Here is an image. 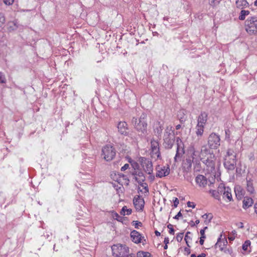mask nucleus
Segmentation results:
<instances>
[{"instance_id":"f257e3e1","label":"nucleus","mask_w":257,"mask_h":257,"mask_svg":"<svg viewBox=\"0 0 257 257\" xmlns=\"http://www.w3.org/2000/svg\"><path fill=\"white\" fill-rule=\"evenodd\" d=\"M199 158L207 166L214 168L215 164V156L212 151L206 146H203L199 155Z\"/></svg>"},{"instance_id":"f03ea898","label":"nucleus","mask_w":257,"mask_h":257,"mask_svg":"<svg viewBox=\"0 0 257 257\" xmlns=\"http://www.w3.org/2000/svg\"><path fill=\"white\" fill-rule=\"evenodd\" d=\"M236 164V154L232 149H228L224 159V165L228 169H233Z\"/></svg>"},{"instance_id":"7ed1b4c3","label":"nucleus","mask_w":257,"mask_h":257,"mask_svg":"<svg viewBox=\"0 0 257 257\" xmlns=\"http://www.w3.org/2000/svg\"><path fill=\"white\" fill-rule=\"evenodd\" d=\"M132 123L138 132L143 134H145L147 133V123L145 117L141 116L139 119L134 117L132 119Z\"/></svg>"},{"instance_id":"20e7f679","label":"nucleus","mask_w":257,"mask_h":257,"mask_svg":"<svg viewBox=\"0 0 257 257\" xmlns=\"http://www.w3.org/2000/svg\"><path fill=\"white\" fill-rule=\"evenodd\" d=\"M175 141V135L171 128L167 127L164 135V146L166 148L170 149Z\"/></svg>"},{"instance_id":"39448f33","label":"nucleus","mask_w":257,"mask_h":257,"mask_svg":"<svg viewBox=\"0 0 257 257\" xmlns=\"http://www.w3.org/2000/svg\"><path fill=\"white\" fill-rule=\"evenodd\" d=\"M115 156V150L111 145H107L102 149L101 156L107 161L112 160Z\"/></svg>"},{"instance_id":"423d86ee","label":"nucleus","mask_w":257,"mask_h":257,"mask_svg":"<svg viewBox=\"0 0 257 257\" xmlns=\"http://www.w3.org/2000/svg\"><path fill=\"white\" fill-rule=\"evenodd\" d=\"M113 255L116 256H123L128 253V247L125 245L118 244L113 245L112 247Z\"/></svg>"},{"instance_id":"0eeeda50","label":"nucleus","mask_w":257,"mask_h":257,"mask_svg":"<svg viewBox=\"0 0 257 257\" xmlns=\"http://www.w3.org/2000/svg\"><path fill=\"white\" fill-rule=\"evenodd\" d=\"M245 29L250 35L257 31V17H253L247 19Z\"/></svg>"},{"instance_id":"6e6552de","label":"nucleus","mask_w":257,"mask_h":257,"mask_svg":"<svg viewBox=\"0 0 257 257\" xmlns=\"http://www.w3.org/2000/svg\"><path fill=\"white\" fill-rule=\"evenodd\" d=\"M220 138L215 133L211 134L208 139V145L210 149H217L220 146Z\"/></svg>"},{"instance_id":"1a4fd4ad","label":"nucleus","mask_w":257,"mask_h":257,"mask_svg":"<svg viewBox=\"0 0 257 257\" xmlns=\"http://www.w3.org/2000/svg\"><path fill=\"white\" fill-rule=\"evenodd\" d=\"M222 235H220V237L217 240V242L215 244V247H219L220 250L223 251L226 254H231V250L227 247V241L224 238H221Z\"/></svg>"},{"instance_id":"9d476101","label":"nucleus","mask_w":257,"mask_h":257,"mask_svg":"<svg viewBox=\"0 0 257 257\" xmlns=\"http://www.w3.org/2000/svg\"><path fill=\"white\" fill-rule=\"evenodd\" d=\"M156 177L162 178L168 176L170 173V168L168 165H158L156 168Z\"/></svg>"},{"instance_id":"9b49d317","label":"nucleus","mask_w":257,"mask_h":257,"mask_svg":"<svg viewBox=\"0 0 257 257\" xmlns=\"http://www.w3.org/2000/svg\"><path fill=\"white\" fill-rule=\"evenodd\" d=\"M218 193L220 194L225 195L227 194V196L225 198L227 201H230L232 200V194L231 193V189L228 187H224V185L220 184L217 189Z\"/></svg>"},{"instance_id":"f8f14e48","label":"nucleus","mask_w":257,"mask_h":257,"mask_svg":"<svg viewBox=\"0 0 257 257\" xmlns=\"http://www.w3.org/2000/svg\"><path fill=\"white\" fill-rule=\"evenodd\" d=\"M142 166L144 170L148 174L153 172V165L152 162L146 159L143 158L142 160Z\"/></svg>"},{"instance_id":"ddd939ff","label":"nucleus","mask_w":257,"mask_h":257,"mask_svg":"<svg viewBox=\"0 0 257 257\" xmlns=\"http://www.w3.org/2000/svg\"><path fill=\"white\" fill-rule=\"evenodd\" d=\"M134 204L137 210H141L144 207V201L141 197L137 196L134 199Z\"/></svg>"},{"instance_id":"4468645a","label":"nucleus","mask_w":257,"mask_h":257,"mask_svg":"<svg viewBox=\"0 0 257 257\" xmlns=\"http://www.w3.org/2000/svg\"><path fill=\"white\" fill-rule=\"evenodd\" d=\"M151 146L153 154L156 155L157 157L159 156V144L157 141L154 140L151 141Z\"/></svg>"},{"instance_id":"2eb2a0df","label":"nucleus","mask_w":257,"mask_h":257,"mask_svg":"<svg viewBox=\"0 0 257 257\" xmlns=\"http://www.w3.org/2000/svg\"><path fill=\"white\" fill-rule=\"evenodd\" d=\"M117 128L118 132L122 135H126L127 126V124L125 122H120L117 125Z\"/></svg>"},{"instance_id":"dca6fc26","label":"nucleus","mask_w":257,"mask_h":257,"mask_svg":"<svg viewBox=\"0 0 257 257\" xmlns=\"http://www.w3.org/2000/svg\"><path fill=\"white\" fill-rule=\"evenodd\" d=\"M196 182L200 186L204 187L207 183L205 177L203 175H199L196 178Z\"/></svg>"},{"instance_id":"f3484780","label":"nucleus","mask_w":257,"mask_h":257,"mask_svg":"<svg viewBox=\"0 0 257 257\" xmlns=\"http://www.w3.org/2000/svg\"><path fill=\"white\" fill-rule=\"evenodd\" d=\"M131 236L132 238V240L134 242L138 243L141 242L142 237L141 234L138 231L133 230L131 233Z\"/></svg>"},{"instance_id":"a211bd4d","label":"nucleus","mask_w":257,"mask_h":257,"mask_svg":"<svg viewBox=\"0 0 257 257\" xmlns=\"http://www.w3.org/2000/svg\"><path fill=\"white\" fill-rule=\"evenodd\" d=\"M176 142L177 145V155L180 156L184 153V145L179 138L177 139Z\"/></svg>"},{"instance_id":"6ab92c4d","label":"nucleus","mask_w":257,"mask_h":257,"mask_svg":"<svg viewBox=\"0 0 257 257\" xmlns=\"http://www.w3.org/2000/svg\"><path fill=\"white\" fill-rule=\"evenodd\" d=\"M207 119V114L205 112L202 113L198 119V124L200 125L204 126Z\"/></svg>"},{"instance_id":"aec40b11","label":"nucleus","mask_w":257,"mask_h":257,"mask_svg":"<svg viewBox=\"0 0 257 257\" xmlns=\"http://www.w3.org/2000/svg\"><path fill=\"white\" fill-rule=\"evenodd\" d=\"M253 204V200L251 198L245 197L243 200V207L247 208Z\"/></svg>"},{"instance_id":"412c9836","label":"nucleus","mask_w":257,"mask_h":257,"mask_svg":"<svg viewBox=\"0 0 257 257\" xmlns=\"http://www.w3.org/2000/svg\"><path fill=\"white\" fill-rule=\"evenodd\" d=\"M8 29L10 32L15 31L17 29L18 26L16 21H10L7 24Z\"/></svg>"},{"instance_id":"4be33fe9","label":"nucleus","mask_w":257,"mask_h":257,"mask_svg":"<svg viewBox=\"0 0 257 257\" xmlns=\"http://www.w3.org/2000/svg\"><path fill=\"white\" fill-rule=\"evenodd\" d=\"M177 116L181 122H184L187 118L186 111L185 110H180L178 113Z\"/></svg>"},{"instance_id":"5701e85b","label":"nucleus","mask_w":257,"mask_h":257,"mask_svg":"<svg viewBox=\"0 0 257 257\" xmlns=\"http://www.w3.org/2000/svg\"><path fill=\"white\" fill-rule=\"evenodd\" d=\"M202 217L204 219L205 224L207 225L212 218V215L211 214H205L202 215Z\"/></svg>"},{"instance_id":"b1692460","label":"nucleus","mask_w":257,"mask_h":257,"mask_svg":"<svg viewBox=\"0 0 257 257\" xmlns=\"http://www.w3.org/2000/svg\"><path fill=\"white\" fill-rule=\"evenodd\" d=\"M154 131L155 132H157L158 134H160L163 130V127L162 126L160 122L159 121H157L156 124H155L154 126Z\"/></svg>"},{"instance_id":"393cba45","label":"nucleus","mask_w":257,"mask_h":257,"mask_svg":"<svg viewBox=\"0 0 257 257\" xmlns=\"http://www.w3.org/2000/svg\"><path fill=\"white\" fill-rule=\"evenodd\" d=\"M204 126L197 124L196 126V135L198 136H201L204 132Z\"/></svg>"},{"instance_id":"a878e982","label":"nucleus","mask_w":257,"mask_h":257,"mask_svg":"<svg viewBox=\"0 0 257 257\" xmlns=\"http://www.w3.org/2000/svg\"><path fill=\"white\" fill-rule=\"evenodd\" d=\"M246 189L249 193H253L254 192V188L253 187V183L251 181H247L246 184Z\"/></svg>"},{"instance_id":"bb28decb","label":"nucleus","mask_w":257,"mask_h":257,"mask_svg":"<svg viewBox=\"0 0 257 257\" xmlns=\"http://www.w3.org/2000/svg\"><path fill=\"white\" fill-rule=\"evenodd\" d=\"M236 3L237 7L238 8L245 7L248 5V3L246 0H237Z\"/></svg>"},{"instance_id":"cd10ccee","label":"nucleus","mask_w":257,"mask_h":257,"mask_svg":"<svg viewBox=\"0 0 257 257\" xmlns=\"http://www.w3.org/2000/svg\"><path fill=\"white\" fill-rule=\"evenodd\" d=\"M137 257H152L149 252L140 251L137 253Z\"/></svg>"},{"instance_id":"c85d7f7f","label":"nucleus","mask_w":257,"mask_h":257,"mask_svg":"<svg viewBox=\"0 0 257 257\" xmlns=\"http://www.w3.org/2000/svg\"><path fill=\"white\" fill-rule=\"evenodd\" d=\"M132 213L131 209H127L126 206L123 207L120 212V214L123 215H129Z\"/></svg>"},{"instance_id":"c756f323","label":"nucleus","mask_w":257,"mask_h":257,"mask_svg":"<svg viewBox=\"0 0 257 257\" xmlns=\"http://www.w3.org/2000/svg\"><path fill=\"white\" fill-rule=\"evenodd\" d=\"M250 241L248 240H246L243 244L242 245V249L244 251H250V250L248 249V247L250 248Z\"/></svg>"},{"instance_id":"7c9ffc66","label":"nucleus","mask_w":257,"mask_h":257,"mask_svg":"<svg viewBox=\"0 0 257 257\" xmlns=\"http://www.w3.org/2000/svg\"><path fill=\"white\" fill-rule=\"evenodd\" d=\"M111 216L114 219H116L120 222H122V217L120 216L117 213L112 212L111 213Z\"/></svg>"},{"instance_id":"2f4dec72","label":"nucleus","mask_w":257,"mask_h":257,"mask_svg":"<svg viewBox=\"0 0 257 257\" xmlns=\"http://www.w3.org/2000/svg\"><path fill=\"white\" fill-rule=\"evenodd\" d=\"M138 176L139 177H138L137 176L135 177L136 180L138 181V182H141L142 181H144V180H145V177L143 175V174L142 172L139 173Z\"/></svg>"},{"instance_id":"473e14b6","label":"nucleus","mask_w":257,"mask_h":257,"mask_svg":"<svg viewBox=\"0 0 257 257\" xmlns=\"http://www.w3.org/2000/svg\"><path fill=\"white\" fill-rule=\"evenodd\" d=\"M210 193L215 198L217 199H219V194H220V193H218L217 190H211L210 191Z\"/></svg>"},{"instance_id":"72a5a7b5","label":"nucleus","mask_w":257,"mask_h":257,"mask_svg":"<svg viewBox=\"0 0 257 257\" xmlns=\"http://www.w3.org/2000/svg\"><path fill=\"white\" fill-rule=\"evenodd\" d=\"M249 14V12L247 11L242 10L241 11V15L239 16V19L243 20L245 19V16Z\"/></svg>"},{"instance_id":"f704fd0d","label":"nucleus","mask_w":257,"mask_h":257,"mask_svg":"<svg viewBox=\"0 0 257 257\" xmlns=\"http://www.w3.org/2000/svg\"><path fill=\"white\" fill-rule=\"evenodd\" d=\"M5 22V18L4 16L0 13V25H2Z\"/></svg>"},{"instance_id":"c9c22d12","label":"nucleus","mask_w":257,"mask_h":257,"mask_svg":"<svg viewBox=\"0 0 257 257\" xmlns=\"http://www.w3.org/2000/svg\"><path fill=\"white\" fill-rule=\"evenodd\" d=\"M14 1L15 0H3L4 3L6 5H8V6L12 5L14 3Z\"/></svg>"},{"instance_id":"e433bc0d","label":"nucleus","mask_w":257,"mask_h":257,"mask_svg":"<svg viewBox=\"0 0 257 257\" xmlns=\"http://www.w3.org/2000/svg\"><path fill=\"white\" fill-rule=\"evenodd\" d=\"M197 154H198L197 152H194V153H193V156H192V160H189V163L190 164V165H191L192 162H194V160L196 159L195 157L197 155Z\"/></svg>"},{"instance_id":"4c0bfd02","label":"nucleus","mask_w":257,"mask_h":257,"mask_svg":"<svg viewBox=\"0 0 257 257\" xmlns=\"http://www.w3.org/2000/svg\"><path fill=\"white\" fill-rule=\"evenodd\" d=\"M132 223L133 225H134L136 228H137L139 226H141L142 225V223L141 222H139L137 221H133Z\"/></svg>"},{"instance_id":"58836bf2","label":"nucleus","mask_w":257,"mask_h":257,"mask_svg":"<svg viewBox=\"0 0 257 257\" xmlns=\"http://www.w3.org/2000/svg\"><path fill=\"white\" fill-rule=\"evenodd\" d=\"M207 228V227H205L203 229H201L200 230V234H201V237L202 238H205V230Z\"/></svg>"},{"instance_id":"ea45409f","label":"nucleus","mask_w":257,"mask_h":257,"mask_svg":"<svg viewBox=\"0 0 257 257\" xmlns=\"http://www.w3.org/2000/svg\"><path fill=\"white\" fill-rule=\"evenodd\" d=\"M168 228L170 229V230H169L170 233L173 234L174 233V230L172 228V225L171 224H169L168 225Z\"/></svg>"},{"instance_id":"a19ab883","label":"nucleus","mask_w":257,"mask_h":257,"mask_svg":"<svg viewBox=\"0 0 257 257\" xmlns=\"http://www.w3.org/2000/svg\"><path fill=\"white\" fill-rule=\"evenodd\" d=\"M5 78L4 75L0 73V83H5Z\"/></svg>"},{"instance_id":"79ce46f5","label":"nucleus","mask_w":257,"mask_h":257,"mask_svg":"<svg viewBox=\"0 0 257 257\" xmlns=\"http://www.w3.org/2000/svg\"><path fill=\"white\" fill-rule=\"evenodd\" d=\"M129 167V165L128 164H125L123 166H122L121 168V170L122 171H124L127 169Z\"/></svg>"},{"instance_id":"37998d69","label":"nucleus","mask_w":257,"mask_h":257,"mask_svg":"<svg viewBox=\"0 0 257 257\" xmlns=\"http://www.w3.org/2000/svg\"><path fill=\"white\" fill-rule=\"evenodd\" d=\"M190 233V232H187L185 235V239L187 243H188V239L190 238V237L188 236V234Z\"/></svg>"},{"instance_id":"c03bdc74","label":"nucleus","mask_w":257,"mask_h":257,"mask_svg":"<svg viewBox=\"0 0 257 257\" xmlns=\"http://www.w3.org/2000/svg\"><path fill=\"white\" fill-rule=\"evenodd\" d=\"M179 200L177 198H176L175 199V200H174V205L175 207L177 206L178 204H179Z\"/></svg>"},{"instance_id":"a18cd8bd","label":"nucleus","mask_w":257,"mask_h":257,"mask_svg":"<svg viewBox=\"0 0 257 257\" xmlns=\"http://www.w3.org/2000/svg\"><path fill=\"white\" fill-rule=\"evenodd\" d=\"M187 205H188V207H192V208H194L195 207V205H194V203L193 202H191L189 201L187 203Z\"/></svg>"},{"instance_id":"49530a36","label":"nucleus","mask_w":257,"mask_h":257,"mask_svg":"<svg viewBox=\"0 0 257 257\" xmlns=\"http://www.w3.org/2000/svg\"><path fill=\"white\" fill-rule=\"evenodd\" d=\"M182 216V214L180 212H179L175 217V219H178L179 218V217L181 216Z\"/></svg>"},{"instance_id":"de8ad7c7","label":"nucleus","mask_w":257,"mask_h":257,"mask_svg":"<svg viewBox=\"0 0 257 257\" xmlns=\"http://www.w3.org/2000/svg\"><path fill=\"white\" fill-rule=\"evenodd\" d=\"M209 2L211 5H215L216 4V0H209Z\"/></svg>"},{"instance_id":"09e8293b","label":"nucleus","mask_w":257,"mask_h":257,"mask_svg":"<svg viewBox=\"0 0 257 257\" xmlns=\"http://www.w3.org/2000/svg\"><path fill=\"white\" fill-rule=\"evenodd\" d=\"M204 238H202V237H200V243L202 245L204 243Z\"/></svg>"},{"instance_id":"8fccbe9b","label":"nucleus","mask_w":257,"mask_h":257,"mask_svg":"<svg viewBox=\"0 0 257 257\" xmlns=\"http://www.w3.org/2000/svg\"><path fill=\"white\" fill-rule=\"evenodd\" d=\"M206 254L205 253H201L197 256V257H205Z\"/></svg>"},{"instance_id":"3c124183","label":"nucleus","mask_w":257,"mask_h":257,"mask_svg":"<svg viewBox=\"0 0 257 257\" xmlns=\"http://www.w3.org/2000/svg\"><path fill=\"white\" fill-rule=\"evenodd\" d=\"M254 211L257 214V203L254 205Z\"/></svg>"},{"instance_id":"603ef678","label":"nucleus","mask_w":257,"mask_h":257,"mask_svg":"<svg viewBox=\"0 0 257 257\" xmlns=\"http://www.w3.org/2000/svg\"><path fill=\"white\" fill-rule=\"evenodd\" d=\"M182 233H181L180 235H178L177 237V239H178L179 238H180L181 239L182 237Z\"/></svg>"},{"instance_id":"864d4df0","label":"nucleus","mask_w":257,"mask_h":257,"mask_svg":"<svg viewBox=\"0 0 257 257\" xmlns=\"http://www.w3.org/2000/svg\"><path fill=\"white\" fill-rule=\"evenodd\" d=\"M180 127H181V125L180 124H178V125H176V130H179L180 128Z\"/></svg>"},{"instance_id":"5fc2aeb1","label":"nucleus","mask_w":257,"mask_h":257,"mask_svg":"<svg viewBox=\"0 0 257 257\" xmlns=\"http://www.w3.org/2000/svg\"><path fill=\"white\" fill-rule=\"evenodd\" d=\"M155 234L157 236L160 235V233L159 232H158V231H155Z\"/></svg>"},{"instance_id":"6e6d98bb","label":"nucleus","mask_w":257,"mask_h":257,"mask_svg":"<svg viewBox=\"0 0 257 257\" xmlns=\"http://www.w3.org/2000/svg\"><path fill=\"white\" fill-rule=\"evenodd\" d=\"M228 239L230 240H233L234 239V237L232 236H230L228 237Z\"/></svg>"},{"instance_id":"4d7b16f0","label":"nucleus","mask_w":257,"mask_h":257,"mask_svg":"<svg viewBox=\"0 0 257 257\" xmlns=\"http://www.w3.org/2000/svg\"><path fill=\"white\" fill-rule=\"evenodd\" d=\"M165 242H166V244L168 243L169 242V240L168 239H166L165 238Z\"/></svg>"},{"instance_id":"13d9d810","label":"nucleus","mask_w":257,"mask_h":257,"mask_svg":"<svg viewBox=\"0 0 257 257\" xmlns=\"http://www.w3.org/2000/svg\"><path fill=\"white\" fill-rule=\"evenodd\" d=\"M222 196H223V198L224 199H225V198H226V196H227V194H225V195H223V194H222Z\"/></svg>"},{"instance_id":"bf43d9fd","label":"nucleus","mask_w":257,"mask_h":257,"mask_svg":"<svg viewBox=\"0 0 257 257\" xmlns=\"http://www.w3.org/2000/svg\"><path fill=\"white\" fill-rule=\"evenodd\" d=\"M195 223H196V224H199V220H196L195 221Z\"/></svg>"},{"instance_id":"052dcab7","label":"nucleus","mask_w":257,"mask_h":257,"mask_svg":"<svg viewBox=\"0 0 257 257\" xmlns=\"http://www.w3.org/2000/svg\"><path fill=\"white\" fill-rule=\"evenodd\" d=\"M191 257H196V255L195 254H192L191 255Z\"/></svg>"},{"instance_id":"680f3d73","label":"nucleus","mask_w":257,"mask_h":257,"mask_svg":"<svg viewBox=\"0 0 257 257\" xmlns=\"http://www.w3.org/2000/svg\"><path fill=\"white\" fill-rule=\"evenodd\" d=\"M168 248V246L167 245V244H166V245L164 246V249H167Z\"/></svg>"},{"instance_id":"e2e57ef3","label":"nucleus","mask_w":257,"mask_h":257,"mask_svg":"<svg viewBox=\"0 0 257 257\" xmlns=\"http://www.w3.org/2000/svg\"><path fill=\"white\" fill-rule=\"evenodd\" d=\"M254 5H255V6L257 7V0L255 2Z\"/></svg>"},{"instance_id":"0e129e2a","label":"nucleus","mask_w":257,"mask_h":257,"mask_svg":"<svg viewBox=\"0 0 257 257\" xmlns=\"http://www.w3.org/2000/svg\"><path fill=\"white\" fill-rule=\"evenodd\" d=\"M236 196H238V197H239L240 199H241V197L239 196V195L238 196L237 194H236Z\"/></svg>"}]
</instances>
